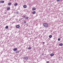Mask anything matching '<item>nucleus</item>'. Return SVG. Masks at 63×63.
<instances>
[{
    "label": "nucleus",
    "mask_w": 63,
    "mask_h": 63,
    "mask_svg": "<svg viewBox=\"0 0 63 63\" xmlns=\"http://www.w3.org/2000/svg\"><path fill=\"white\" fill-rule=\"evenodd\" d=\"M60 0H57V2H60Z\"/></svg>",
    "instance_id": "obj_21"
},
{
    "label": "nucleus",
    "mask_w": 63,
    "mask_h": 63,
    "mask_svg": "<svg viewBox=\"0 0 63 63\" xmlns=\"http://www.w3.org/2000/svg\"><path fill=\"white\" fill-rule=\"evenodd\" d=\"M53 55H54V54L53 53H52L50 54V56H53Z\"/></svg>",
    "instance_id": "obj_7"
},
{
    "label": "nucleus",
    "mask_w": 63,
    "mask_h": 63,
    "mask_svg": "<svg viewBox=\"0 0 63 63\" xmlns=\"http://www.w3.org/2000/svg\"><path fill=\"white\" fill-rule=\"evenodd\" d=\"M60 40H61V39H60V38H58V41H60Z\"/></svg>",
    "instance_id": "obj_19"
},
{
    "label": "nucleus",
    "mask_w": 63,
    "mask_h": 63,
    "mask_svg": "<svg viewBox=\"0 0 63 63\" xmlns=\"http://www.w3.org/2000/svg\"><path fill=\"white\" fill-rule=\"evenodd\" d=\"M4 14H6V12H5Z\"/></svg>",
    "instance_id": "obj_26"
},
{
    "label": "nucleus",
    "mask_w": 63,
    "mask_h": 63,
    "mask_svg": "<svg viewBox=\"0 0 63 63\" xmlns=\"http://www.w3.org/2000/svg\"><path fill=\"white\" fill-rule=\"evenodd\" d=\"M45 43L44 42H43V44H45Z\"/></svg>",
    "instance_id": "obj_24"
},
{
    "label": "nucleus",
    "mask_w": 63,
    "mask_h": 63,
    "mask_svg": "<svg viewBox=\"0 0 63 63\" xmlns=\"http://www.w3.org/2000/svg\"><path fill=\"white\" fill-rule=\"evenodd\" d=\"M19 51H15V53H19Z\"/></svg>",
    "instance_id": "obj_9"
},
{
    "label": "nucleus",
    "mask_w": 63,
    "mask_h": 63,
    "mask_svg": "<svg viewBox=\"0 0 63 63\" xmlns=\"http://www.w3.org/2000/svg\"><path fill=\"white\" fill-rule=\"evenodd\" d=\"M27 7V6L26 5H25L23 7L24 8H26Z\"/></svg>",
    "instance_id": "obj_11"
},
{
    "label": "nucleus",
    "mask_w": 63,
    "mask_h": 63,
    "mask_svg": "<svg viewBox=\"0 0 63 63\" xmlns=\"http://www.w3.org/2000/svg\"><path fill=\"white\" fill-rule=\"evenodd\" d=\"M43 25L45 27H47L48 26V24L47 23H44L43 24Z\"/></svg>",
    "instance_id": "obj_2"
},
{
    "label": "nucleus",
    "mask_w": 63,
    "mask_h": 63,
    "mask_svg": "<svg viewBox=\"0 0 63 63\" xmlns=\"http://www.w3.org/2000/svg\"><path fill=\"white\" fill-rule=\"evenodd\" d=\"M1 1H0V3H1Z\"/></svg>",
    "instance_id": "obj_27"
},
{
    "label": "nucleus",
    "mask_w": 63,
    "mask_h": 63,
    "mask_svg": "<svg viewBox=\"0 0 63 63\" xmlns=\"http://www.w3.org/2000/svg\"><path fill=\"white\" fill-rule=\"evenodd\" d=\"M59 46H62L63 45L62 43H60L59 44Z\"/></svg>",
    "instance_id": "obj_13"
},
{
    "label": "nucleus",
    "mask_w": 63,
    "mask_h": 63,
    "mask_svg": "<svg viewBox=\"0 0 63 63\" xmlns=\"http://www.w3.org/2000/svg\"><path fill=\"white\" fill-rule=\"evenodd\" d=\"M8 26H7L5 27V28L6 29H7V28H8Z\"/></svg>",
    "instance_id": "obj_18"
},
{
    "label": "nucleus",
    "mask_w": 63,
    "mask_h": 63,
    "mask_svg": "<svg viewBox=\"0 0 63 63\" xmlns=\"http://www.w3.org/2000/svg\"><path fill=\"white\" fill-rule=\"evenodd\" d=\"M8 6H10L12 5V3L11 2H9L8 3Z\"/></svg>",
    "instance_id": "obj_5"
},
{
    "label": "nucleus",
    "mask_w": 63,
    "mask_h": 63,
    "mask_svg": "<svg viewBox=\"0 0 63 63\" xmlns=\"http://www.w3.org/2000/svg\"><path fill=\"white\" fill-rule=\"evenodd\" d=\"M61 1H62L63 0H60Z\"/></svg>",
    "instance_id": "obj_28"
},
{
    "label": "nucleus",
    "mask_w": 63,
    "mask_h": 63,
    "mask_svg": "<svg viewBox=\"0 0 63 63\" xmlns=\"http://www.w3.org/2000/svg\"><path fill=\"white\" fill-rule=\"evenodd\" d=\"M36 13V12L35 11H33L32 13V14H35Z\"/></svg>",
    "instance_id": "obj_14"
},
{
    "label": "nucleus",
    "mask_w": 63,
    "mask_h": 63,
    "mask_svg": "<svg viewBox=\"0 0 63 63\" xmlns=\"http://www.w3.org/2000/svg\"><path fill=\"white\" fill-rule=\"evenodd\" d=\"M49 37L50 38H51V37H52V35H50L49 36Z\"/></svg>",
    "instance_id": "obj_16"
},
{
    "label": "nucleus",
    "mask_w": 63,
    "mask_h": 63,
    "mask_svg": "<svg viewBox=\"0 0 63 63\" xmlns=\"http://www.w3.org/2000/svg\"><path fill=\"white\" fill-rule=\"evenodd\" d=\"M47 63H49V61H47Z\"/></svg>",
    "instance_id": "obj_23"
},
{
    "label": "nucleus",
    "mask_w": 63,
    "mask_h": 63,
    "mask_svg": "<svg viewBox=\"0 0 63 63\" xmlns=\"http://www.w3.org/2000/svg\"><path fill=\"white\" fill-rule=\"evenodd\" d=\"M32 48V47H29L28 48V49H29L30 50V49H31Z\"/></svg>",
    "instance_id": "obj_10"
},
{
    "label": "nucleus",
    "mask_w": 63,
    "mask_h": 63,
    "mask_svg": "<svg viewBox=\"0 0 63 63\" xmlns=\"http://www.w3.org/2000/svg\"><path fill=\"white\" fill-rule=\"evenodd\" d=\"M13 50L14 51H16V50H17V48H14L13 49Z\"/></svg>",
    "instance_id": "obj_4"
},
{
    "label": "nucleus",
    "mask_w": 63,
    "mask_h": 63,
    "mask_svg": "<svg viewBox=\"0 0 63 63\" xmlns=\"http://www.w3.org/2000/svg\"><path fill=\"white\" fill-rule=\"evenodd\" d=\"M19 27H20V26L19 25H17L16 26V27L17 28H19Z\"/></svg>",
    "instance_id": "obj_3"
},
{
    "label": "nucleus",
    "mask_w": 63,
    "mask_h": 63,
    "mask_svg": "<svg viewBox=\"0 0 63 63\" xmlns=\"http://www.w3.org/2000/svg\"><path fill=\"white\" fill-rule=\"evenodd\" d=\"M25 17H26V16H23V17L24 18H25Z\"/></svg>",
    "instance_id": "obj_22"
},
{
    "label": "nucleus",
    "mask_w": 63,
    "mask_h": 63,
    "mask_svg": "<svg viewBox=\"0 0 63 63\" xmlns=\"http://www.w3.org/2000/svg\"><path fill=\"white\" fill-rule=\"evenodd\" d=\"M23 22H24V24H26V23H26V21H23Z\"/></svg>",
    "instance_id": "obj_8"
},
{
    "label": "nucleus",
    "mask_w": 63,
    "mask_h": 63,
    "mask_svg": "<svg viewBox=\"0 0 63 63\" xmlns=\"http://www.w3.org/2000/svg\"><path fill=\"white\" fill-rule=\"evenodd\" d=\"M10 9V8L9 7H8L7 8V10H9Z\"/></svg>",
    "instance_id": "obj_17"
},
{
    "label": "nucleus",
    "mask_w": 63,
    "mask_h": 63,
    "mask_svg": "<svg viewBox=\"0 0 63 63\" xmlns=\"http://www.w3.org/2000/svg\"><path fill=\"white\" fill-rule=\"evenodd\" d=\"M17 3H16L14 4V6H17Z\"/></svg>",
    "instance_id": "obj_15"
},
{
    "label": "nucleus",
    "mask_w": 63,
    "mask_h": 63,
    "mask_svg": "<svg viewBox=\"0 0 63 63\" xmlns=\"http://www.w3.org/2000/svg\"><path fill=\"white\" fill-rule=\"evenodd\" d=\"M42 55H44V53H42Z\"/></svg>",
    "instance_id": "obj_25"
},
{
    "label": "nucleus",
    "mask_w": 63,
    "mask_h": 63,
    "mask_svg": "<svg viewBox=\"0 0 63 63\" xmlns=\"http://www.w3.org/2000/svg\"><path fill=\"white\" fill-rule=\"evenodd\" d=\"M1 3H4V1L3 0H1Z\"/></svg>",
    "instance_id": "obj_12"
},
{
    "label": "nucleus",
    "mask_w": 63,
    "mask_h": 63,
    "mask_svg": "<svg viewBox=\"0 0 63 63\" xmlns=\"http://www.w3.org/2000/svg\"><path fill=\"white\" fill-rule=\"evenodd\" d=\"M29 18L28 17H25V19H28Z\"/></svg>",
    "instance_id": "obj_20"
},
{
    "label": "nucleus",
    "mask_w": 63,
    "mask_h": 63,
    "mask_svg": "<svg viewBox=\"0 0 63 63\" xmlns=\"http://www.w3.org/2000/svg\"><path fill=\"white\" fill-rule=\"evenodd\" d=\"M36 10V8H35L34 7L32 8V11H35V10Z\"/></svg>",
    "instance_id": "obj_6"
},
{
    "label": "nucleus",
    "mask_w": 63,
    "mask_h": 63,
    "mask_svg": "<svg viewBox=\"0 0 63 63\" xmlns=\"http://www.w3.org/2000/svg\"><path fill=\"white\" fill-rule=\"evenodd\" d=\"M23 59H24V60H26L27 61V60L28 59V57H23Z\"/></svg>",
    "instance_id": "obj_1"
}]
</instances>
